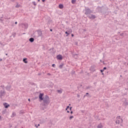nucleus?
<instances>
[{"label": "nucleus", "mask_w": 128, "mask_h": 128, "mask_svg": "<svg viewBox=\"0 0 128 128\" xmlns=\"http://www.w3.org/2000/svg\"><path fill=\"white\" fill-rule=\"evenodd\" d=\"M98 12H100V14H104L108 10V7H98L96 8Z\"/></svg>", "instance_id": "nucleus-1"}, {"label": "nucleus", "mask_w": 128, "mask_h": 128, "mask_svg": "<svg viewBox=\"0 0 128 128\" xmlns=\"http://www.w3.org/2000/svg\"><path fill=\"white\" fill-rule=\"evenodd\" d=\"M42 100L44 102V104H50V97H48V96L46 95L43 98Z\"/></svg>", "instance_id": "nucleus-2"}, {"label": "nucleus", "mask_w": 128, "mask_h": 128, "mask_svg": "<svg viewBox=\"0 0 128 128\" xmlns=\"http://www.w3.org/2000/svg\"><path fill=\"white\" fill-rule=\"evenodd\" d=\"M92 12V11L90 8H86V7H85V12L84 14L87 16H90Z\"/></svg>", "instance_id": "nucleus-3"}, {"label": "nucleus", "mask_w": 128, "mask_h": 128, "mask_svg": "<svg viewBox=\"0 0 128 128\" xmlns=\"http://www.w3.org/2000/svg\"><path fill=\"white\" fill-rule=\"evenodd\" d=\"M87 18H88L90 20H94V18H96V16L92 14V13L87 16Z\"/></svg>", "instance_id": "nucleus-4"}, {"label": "nucleus", "mask_w": 128, "mask_h": 128, "mask_svg": "<svg viewBox=\"0 0 128 128\" xmlns=\"http://www.w3.org/2000/svg\"><path fill=\"white\" fill-rule=\"evenodd\" d=\"M5 96H6V90H1L0 92V98H4Z\"/></svg>", "instance_id": "nucleus-5"}, {"label": "nucleus", "mask_w": 128, "mask_h": 128, "mask_svg": "<svg viewBox=\"0 0 128 128\" xmlns=\"http://www.w3.org/2000/svg\"><path fill=\"white\" fill-rule=\"evenodd\" d=\"M50 54H56V51L54 50V48H52L48 50Z\"/></svg>", "instance_id": "nucleus-6"}, {"label": "nucleus", "mask_w": 128, "mask_h": 128, "mask_svg": "<svg viewBox=\"0 0 128 128\" xmlns=\"http://www.w3.org/2000/svg\"><path fill=\"white\" fill-rule=\"evenodd\" d=\"M90 70L93 72H96V66L94 65L90 67Z\"/></svg>", "instance_id": "nucleus-7"}, {"label": "nucleus", "mask_w": 128, "mask_h": 128, "mask_svg": "<svg viewBox=\"0 0 128 128\" xmlns=\"http://www.w3.org/2000/svg\"><path fill=\"white\" fill-rule=\"evenodd\" d=\"M56 58L59 60H62V54H58L56 56Z\"/></svg>", "instance_id": "nucleus-8"}, {"label": "nucleus", "mask_w": 128, "mask_h": 128, "mask_svg": "<svg viewBox=\"0 0 128 128\" xmlns=\"http://www.w3.org/2000/svg\"><path fill=\"white\" fill-rule=\"evenodd\" d=\"M12 88V86H7L6 88V90H8V92H10V89Z\"/></svg>", "instance_id": "nucleus-9"}, {"label": "nucleus", "mask_w": 128, "mask_h": 128, "mask_svg": "<svg viewBox=\"0 0 128 128\" xmlns=\"http://www.w3.org/2000/svg\"><path fill=\"white\" fill-rule=\"evenodd\" d=\"M44 96V94L40 93L39 95V98L40 100H44V98H42Z\"/></svg>", "instance_id": "nucleus-10"}, {"label": "nucleus", "mask_w": 128, "mask_h": 128, "mask_svg": "<svg viewBox=\"0 0 128 128\" xmlns=\"http://www.w3.org/2000/svg\"><path fill=\"white\" fill-rule=\"evenodd\" d=\"M4 106L5 108H8V106H10V104H8L6 102L4 103Z\"/></svg>", "instance_id": "nucleus-11"}, {"label": "nucleus", "mask_w": 128, "mask_h": 128, "mask_svg": "<svg viewBox=\"0 0 128 128\" xmlns=\"http://www.w3.org/2000/svg\"><path fill=\"white\" fill-rule=\"evenodd\" d=\"M23 26H24V28H26H26H28V24H24Z\"/></svg>", "instance_id": "nucleus-12"}, {"label": "nucleus", "mask_w": 128, "mask_h": 128, "mask_svg": "<svg viewBox=\"0 0 128 128\" xmlns=\"http://www.w3.org/2000/svg\"><path fill=\"white\" fill-rule=\"evenodd\" d=\"M29 42H34V38H31L29 39Z\"/></svg>", "instance_id": "nucleus-13"}, {"label": "nucleus", "mask_w": 128, "mask_h": 128, "mask_svg": "<svg viewBox=\"0 0 128 128\" xmlns=\"http://www.w3.org/2000/svg\"><path fill=\"white\" fill-rule=\"evenodd\" d=\"M57 92L58 94H62V89L60 88V90H58Z\"/></svg>", "instance_id": "nucleus-14"}, {"label": "nucleus", "mask_w": 128, "mask_h": 128, "mask_svg": "<svg viewBox=\"0 0 128 128\" xmlns=\"http://www.w3.org/2000/svg\"><path fill=\"white\" fill-rule=\"evenodd\" d=\"M16 116V112H12L11 118H14Z\"/></svg>", "instance_id": "nucleus-15"}, {"label": "nucleus", "mask_w": 128, "mask_h": 128, "mask_svg": "<svg viewBox=\"0 0 128 128\" xmlns=\"http://www.w3.org/2000/svg\"><path fill=\"white\" fill-rule=\"evenodd\" d=\"M16 8H18L20 7V4H18V2L16 3V5L15 6Z\"/></svg>", "instance_id": "nucleus-16"}, {"label": "nucleus", "mask_w": 128, "mask_h": 128, "mask_svg": "<svg viewBox=\"0 0 128 128\" xmlns=\"http://www.w3.org/2000/svg\"><path fill=\"white\" fill-rule=\"evenodd\" d=\"M59 8H64V5L62 4H60L58 6Z\"/></svg>", "instance_id": "nucleus-17"}, {"label": "nucleus", "mask_w": 128, "mask_h": 128, "mask_svg": "<svg viewBox=\"0 0 128 128\" xmlns=\"http://www.w3.org/2000/svg\"><path fill=\"white\" fill-rule=\"evenodd\" d=\"M28 60L26 58L23 59V62L24 64H28V60Z\"/></svg>", "instance_id": "nucleus-18"}, {"label": "nucleus", "mask_w": 128, "mask_h": 128, "mask_svg": "<svg viewBox=\"0 0 128 128\" xmlns=\"http://www.w3.org/2000/svg\"><path fill=\"white\" fill-rule=\"evenodd\" d=\"M97 128H102V123L98 125Z\"/></svg>", "instance_id": "nucleus-19"}, {"label": "nucleus", "mask_w": 128, "mask_h": 128, "mask_svg": "<svg viewBox=\"0 0 128 128\" xmlns=\"http://www.w3.org/2000/svg\"><path fill=\"white\" fill-rule=\"evenodd\" d=\"M76 2V0H72V4H74Z\"/></svg>", "instance_id": "nucleus-20"}, {"label": "nucleus", "mask_w": 128, "mask_h": 128, "mask_svg": "<svg viewBox=\"0 0 128 128\" xmlns=\"http://www.w3.org/2000/svg\"><path fill=\"white\" fill-rule=\"evenodd\" d=\"M116 124H120V120H117L116 122Z\"/></svg>", "instance_id": "nucleus-21"}, {"label": "nucleus", "mask_w": 128, "mask_h": 128, "mask_svg": "<svg viewBox=\"0 0 128 128\" xmlns=\"http://www.w3.org/2000/svg\"><path fill=\"white\" fill-rule=\"evenodd\" d=\"M65 34H67V35H66V36H68V34H70L68 33V32L66 31V32H65Z\"/></svg>", "instance_id": "nucleus-22"}, {"label": "nucleus", "mask_w": 128, "mask_h": 128, "mask_svg": "<svg viewBox=\"0 0 128 128\" xmlns=\"http://www.w3.org/2000/svg\"><path fill=\"white\" fill-rule=\"evenodd\" d=\"M0 88H2V90H4V84L1 85Z\"/></svg>", "instance_id": "nucleus-23"}, {"label": "nucleus", "mask_w": 128, "mask_h": 128, "mask_svg": "<svg viewBox=\"0 0 128 128\" xmlns=\"http://www.w3.org/2000/svg\"><path fill=\"white\" fill-rule=\"evenodd\" d=\"M68 32H69V34H72V29H70L68 30Z\"/></svg>", "instance_id": "nucleus-24"}, {"label": "nucleus", "mask_w": 128, "mask_h": 128, "mask_svg": "<svg viewBox=\"0 0 128 128\" xmlns=\"http://www.w3.org/2000/svg\"><path fill=\"white\" fill-rule=\"evenodd\" d=\"M63 66H64V64H62L59 66V68L61 69L62 68Z\"/></svg>", "instance_id": "nucleus-25"}, {"label": "nucleus", "mask_w": 128, "mask_h": 128, "mask_svg": "<svg viewBox=\"0 0 128 128\" xmlns=\"http://www.w3.org/2000/svg\"><path fill=\"white\" fill-rule=\"evenodd\" d=\"M6 112V110H4L2 112V114H4Z\"/></svg>", "instance_id": "nucleus-26"}, {"label": "nucleus", "mask_w": 128, "mask_h": 128, "mask_svg": "<svg viewBox=\"0 0 128 128\" xmlns=\"http://www.w3.org/2000/svg\"><path fill=\"white\" fill-rule=\"evenodd\" d=\"M92 86H88L86 87V90H88L90 88H91Z\"/></svg>", "instance_id": "nucleus-27"}, {"label": "nucleus", "mask_w": 128, "mask_h": 128, "mask_svg": "<svg viewBox=\"0 0 128 128\" xmlns=\"http://www.w3.org/2000/svg\"><path fill=\"white\" fill-rule=\"evenodd\" d=\"M72 118H74V116H70V118H69V119L70 120H72Z\"/></svg>", "instance_id": "nucleus-28"}, {"label": "nucleus", "mask_w": 128, "mask_h": 128, "mask_svg": "<svg viewBox=\"0 0 128 128\" xmlns=\"http://www.w3.org/2000/svg\"><path fill=\"white\" fill-rule=\"evenodd\" d=\"M32 4L34 6H36V2H33Z\"/></svg>", "instance_id": "nucleus-29"}, {"label": "nucleus", "mask_w": 128, "mask_h": 128, "mask_svg": "<svg viewBox=\"0 0 128 128\" xmlns=\"http://www.w3.org/2000/svg\"><path fill=\"white\" fill-rule=\"evenodd\" d=\"M40 124H38V125L36 124H35V126L36 128H38V126H40Z\"/></svg>", "instance_id": "nucleus-30"}, {"label": "nucleus", "mask_w": 128, "mask_h": 128, "mask_svg": "<svg viewBox=\"0 0 128 128\" xmlns=\"http://www.w3.org/2000/svg\"><path fill=\"white\" fill-rule=\"evenodd\" d=\"M76 56H78V54H72L73 58H75V57H76Z\"/></svg>", "instance_id": "nucleus-31"}, {"label": "nucleus", "mask_w": 128, "mask_h": 128, "mask_svg": "<svg viewBox=\"0 0 128 128\" xmlns=\"http://www.w3.org/2000/svg\"><path fill=\"white\" fill-rule=\"evenodd\" d=\"M124 104L125 106H128V102H124Z\"/></svg>", "instance_id": "nucleus-32"}, {"label": "nucleus", "mask_w": 128, "mask_h": 128, "mask_svg": "<svg viewBox=\"0 0 128 128\" xmlns=\"http://www.w3.org/2000/svg\"><path fill=\"white\" fill-rule=\"evenodd\" d=\"M38 34H39V36H42V33L41 32H38Z\"/></svg>", "instance_id": "nucleus-33"}, {"label": "nucleus", "mask_w": 128, "mask_h": 128, "mask_svg": "<svg viewBox=\"0 0 128 128\" xmlns=\"http://www.w3.org/2000/svg\"><path fill=\"white\" fill-rule=\"evenodd\" d=\"M120 116H117V118H116V119L117 120H120Z\"/></svg>", "instance_id": "nucleus-34"}, {"label": "nucleus", "mask_w": 128, "mask_h": 128, "mask_svg": "<svg viewBox=\"0 0 128 128\" xmlns=\"http://www.w3.org/2000/svg\"><path fill=\"white\" fill-rule=\"evenodd\" d=\"M52 66L53 68H56V64H52Z\"/></svg>", "instance_id": "nucleus-35"}, {"label": "nucleus", "mask_w": 128, "mask_h": 128, "mask_svg": "<svg viewBox=\"0 0 128 128\" xmlns=\"http://www.w3.org/2000/svg\"><path fill=\"white\" fill-rule=\"evenodd\" d=\"M70 108V106H68L66 108V110H68V109Z\"/></svg>", "instance_id": "nucleus-36"}, {"label": "nucleus", "mask_w": 128, "mask_h": 128, "mask_svg": "<svg viewBox=\"0 0 128 128\" xmlns=\"http://www.w3.org/2000/svg\"><path fill=\"white\" fill-rule=\"evenodd\" d=\"M104 69L100 70V72H104Z\"/></svg>", "instance_id": "nucleus-37"}, {"label": "nucleus", "mask_w": 128, "mask_h": 128, "mask_svg": "<svg viewBox=\"0 0 128 128\" xmlns=\"http://www.w3.org/2000/svg\"><path fill=\"white\" fill-rule=\"evenodd\" d=\"M120 36H124V33L120 34Z\"/></svg>", "instance_id": "nucleus-38"}, {"label": "nucleus", "mask_w": 128, "mask_h": 128, "mask_svg": "<svg viewBox=\"0 0 128 128\" xmlns=\"http://www.w3.org/2000/svg\"><path fill=\"white\" fill-rule=\"evenodd\" d=\"M12 2H14L16 0H10Z\"/></svg>", "instance_id": "nucleus-39"}, {"label": "nucleus", "mask_w": 128, "mask_h": 128, "mask_svg": "<svg viewBox=\"0 0 128 128\" xmlns=\"http://www.w3.org/2000/svg\"><path fill=\"white\" fill-rule=\"evenodd\" d=\"M103 70H106V67H104V68H103Z\"/></svg>", "instance_id": "nucleus-40"}, {"label": "nucleus", "mask_w": 128, "mask_h": 128, "mask_svg": "<svg viewBox=\"0 0 128 128\" xmlns=\"http://www.w3.org/2000/svg\"><path fill=\"white\" fill-rule=\"evenodd\" d=\"M2 120V116H0V120Z\"/></svg>", "instance_id": "nucleus-41"}, {"label": "nucleus", "mask_w": 128, "mask_h": 128, "mask_svg": "<svg viewBox=\"0 0 128 128\" xmlns=\"http://www.w3.org/2000/svg\"><path fill=\"white\" fill-rule=\"evenodd\" d=\"M70 114H74V112L72 111H71Z\"/></svg>", "instance_id": "nucleus-42"}, {"label": "nucleus", "mask_w": 128, "mask_h": 128, "mask_svg": "<svg viewBox=\"0 0 128 128\" xmlns=\"http://www.w3.org/2000/svg\"><path fill=\"white\" fill-rule=\"evenodd\" d=\"M42 2H46V0H42Z\"/></svg>", "instance_id": "nucleus-43"}, {"label": "nucleus", "mask_w": 128, "mask_h": 128, "mask_svg": "<svg viewBox=\"0 0 128 128\" xmlns=\"http://www.w3.org/2000/svg\"><path fill=\"white\" fill-rule=\"evenodd\" d=\"M50 124H52V122L50 121Z\"/></svg>", "instance_id": "nucleus-44"}, {"label": "nucleus", "mask_w": 128, "mask_h": 128, "mask_svg": "<svg viewBox=\"0 0 128 128\" xmlns=\"http://www.w3.org/2000/svg\"><path fill=\"white\" fill-rule=\"evenodd\" d=\"M15 24H18V22H15Z\"/></svg>", "instance_id": "nucleus-45"}, {"label": "nucleus", "mask_w": 128, "mask_h": 128, "mask_svg": "<svg viewBox=\"0 0 128 128\" xmlns=\"http://www.w3.org/2000/svg\"><path fill=\"white\" fill-rule=\"evenodd\" d=\"M0 44H1V46H2V42H0Z\"/></svg>", "instance_id": "nucleus-46"}, {"label": "nucleus", "mask_w": 128, "mask_h": 128, "mask_svg": "<svg viewBox=\"0 0 128 128\" xmlns=\"http://www.w3.org/2000/svg\"><path fill=\"white\" fill-rule=\"evenodd\" d=\"M47 74H48V76H50V73H48Z\"/></svg>", "instance_id": "nucleus-47"}, {"label": "nucleus", "mask_w": 128, "mask_h": 128, "mask_svg": "<svg viewBox=\"0 0 128 128\" xmlns=\"http://www.w3.org/2000/svg\"><path fill=\"white\" fill-rule=\"evenodd\" d=\"M74 36V34H72V36L73 37V36Z\"/></svg>", "instance_id": "nucleus-48"}, {"label": "nucleus", "mask_w": 128, "mask_h": 128, "mask_svg": "<svg viewBox=\"0 0 128 128\" xmlns=\"http://www.w3.org/2000/svg\"><path fill=\"white\" fill-rule=\"evenodd\" d=\"M120 120H121L122 122H124V120H122V118L120 119Z\"/></svg>", "instance_id": "nucleus-49"}, {"label": "nucleus", "mask_w": 128, "mask_h": 128, "mask_svg": "<svg viewBox=\"0 0 128 128\" xmlns=\"http://www.w3.org/2000/svg\"><path fill=\"white\" fill-rule=\"evenodd\" d=\"M88 92L86 93V96H88Z\"/></svg>", "instance_id": "nucleus-50"}, {"label": "nucleus", "mask_w": 128, "mask_h": 128, "mask_svg": "<svg viewBox=\"0 0 128 128\" xmlns=\"http://www.w3.org/2000/svg\"><path fill=\"white\" fill-rule=\"evenodd\" d=\"M72 107H70V110H72Z\"/></svg>", "instance_id": "nucleus-51"}, {"label": "nucleus", "mask_w": 128, "mask_h": 128, "mask_svg": "<svg viewBox=\"0 0 128 128\" xmlns=\"http://www.w3.org/2000/svg\"><path fill=\"white\" fill-rule=\"evenodd\" d=\"M42 110H44V108H42Z\"/></svg>", "instance_id": "nucleus-52"}, {"label": "nucleus", "mask_w": 128, "mask_h": 128, "mask_svg": "<svg viewBox=\"0 0 128 128\" xmlns=\"http://www.w3.org/2000/svg\"><path fill=\"white\" fill-rule=\"evenodd\" d=\"M2 59L0 58V62H2Z\"/></svg>", "instance_id": "nucleus-53"}, {"label": "nucleus", "mask_w": 128, "mask_h": 128, "mask_svg": "<svg viewBox=\"0 0 128 128\" xmlns=\"http://www.w3.org/2000/svg\"><path fill=\"white\" fill-rule=\"evenodd\" d=\"M77 96H78V98H80V95L78 94V95Z\"/></svg>", "instance_id": "nucleus-54"}, {"label": "nucleus", "mask_w": 128, "mask_h": 128, "mask_svg": "<svg viewBox=\"0 0 128 128\" xmlns=\"http://www.w3.org/2000/svg\"><path fill=\"white\" fill-rule=\"evenodd\" d=\"M86 95H84V98H86Z\"/></svg>", "instance_id": "nucleus-55"}, {"label": "nucleus", "mask_w": 128, "mask_h": 128, "mask_svg": "<svg viewBox=\"0 0 128 128\" xmlns=\"http://www.w3.org/2000/svg\"><path fill=\"white\" fill-rule=\"evenodd\" d=\"M28 100L29 101V102H30V99H28Z\"/></svg>", "instance_id": "nucleus-56"}, {"label": "nucleus", "mask_w": 128, "mask_h": 128, "mask_svg": "<svg viewBox=\"0 0 128 128\" xmlns=\"http://www.w3.org/2000/svg\"><path fill=\"white\" fill-rule=\"evenodd\" d=\"M67 112H68V113H69V112H70V111H69V110H67Z\"/></svg>", "instance_id": "nucleus-57"}, {"label": "nucleus", "mask_w": 128, "mask_h": 128, "mask_svg": "<svg viewBox=\"0 0 128 128\" xmlns=\"http://www.w3.org/2000/svg\"><path fill=\"white\" fill-rule=\"evenodd\" d=\"M50 30L51 32H52V29Z\"/></svg>", "instance_id": "nucleus-58"}, {"label": "nucleus", "mask_w": 128, "mask_h": 128, "mask_svg": "<svg viewBox=\"0 0 128 128\" xmlns=\"http://www.w3.org/2000/svg\"><path fill=\"white\" fill-rule=\"evenodd\" d=\"M6 56H8V54H6Z\"/></svg>", "instance_id": "nucleus-59"}, {"label": "nucleus", "mask_w": 128, "mask_h": 128, "mask_svg": "<svg viewBox=\"0 0 128 128\" xmlns=\"http://www.w3.org/2000/svg\"><path fill=\"white\" fill-rule=\"evenodd\" d=\"M0 20H1L2 22V20L1 19Z\"/></svg>", "instance_id": "nucleus-60"}, {"label": "nucleus", "mask_w": 128, "mask_h": 128, "mask_svg": "<svg viewBox=\"0 0 128 128\" xmlns=\"http://www.w3.org/2000/svg\"><path fill=\"white\" fill-rule=\"evenodd\" d=\"M102 74L104 75V73H102Z\"/></svg>", "instance_id": "nucleus-61"}, {"label": "nucleus", "mask_w": 128, "mask_h": 128, "mask_svg": "<svg viewBox=\"0 0 128 128\" xmlns=\"http://www.w3.org/2000/svg\"><path fill=\"white\" fill-rule=\"evenodd\" d=\"M46 106V105H45V104H44V106Z\"/></svg>", "instance_id": "nucleus-62"}, {"label": "nucleus", "mask_w": 128, "mask_h": 128, "mask_svg": "<svg viewBox=\"0 0 128 128\" xmlns=\"http://www.w3.org/2000/svg\"><path fill=\"white\" fill-rule=\"evenodd\" d=\"M40 0H38V2H40Z\"/></svg>", "instance_id": "nucleus-63"}, {"label": "nucleus", "mask_w": 128, "mask_h": 128, "mask_svg": "<svg viewBox=\"0 0 128 128\" xmlns=\"http://www.w3.org/2000/svg\"><path fill=\"white\" fill-rule=\"evenodd\" d=\"M23 34H24V33Z\"/></svg>", "instance_id": "nucleus-64"}]
</instances>
